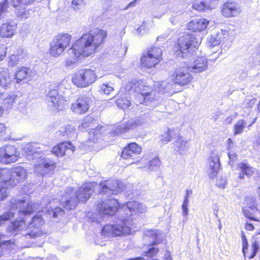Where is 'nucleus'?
I'll list each match as a JSON object with an SVG mask.
<instances>
[{"mask_svg":"<svg viewBox=\"0 0 260 260\" xmlns=\"http://www.w3.org/2000/svg\"><path fill=\"white\" fill-rule=\"evenodd\" d=\"M192 8L198 11H205L208 10H211V0L201 1L196 0L192 4Z\"/></svg>","mask_w":260,"mask_h":260,"instance_id":"obj_33","label":"nucleus"},{"mask_svg":"<svg viewBox=\"0 0 260 260\" xmlns=\"http://www.w3.org/2000/svg\"><path fill=\"white\" fill-rule=\"evenodd\" d=\"M17 98V95L14 93H10L5 95L4 92L0 91V101L2 100L5 108L9 109Z\"/></svg>","mask_w":260,"mask_h":260,"instance_id":"obj_32","label":"nucleus"},{"mask_svg":"<svg viewBox=\"0 0 260 260\" xmlns=\"http://www.w3.org/2000/svg\"><path fill=\"white\" fill-rule=\"evenodd\" d=\"M8 7V0H3L0 3V19L2 18L3 14L7 11Z\"/></svg>","mask_w":260,"mask_h":260,"instance_id":"obj_53","label":"nucleus"},{"mask_svg":"<svg viewBox=\"0 0 260 260\" xmlns=\"http://www.w3.org/2000/svg\"><path fill=\"white\" fill-rule=\"evenodd\" d=\"M141 0H134L133 1L129 3L124 9L126 10L129 8L135 7L136 6L137 3L138 2H139Z\"/></svg>","mask_w":260,"mask_h":260,"instance_id":"obj_61","label":"nucleus"},{"mask_svg":"<svg viewBox=\"0 0 260 260\" xmlns=\"http://www.w3.org/2000/svg\"><path fill=\"white\" fill-rule=\"evenodd\" d=\"M160 164V159L158 157H155L149 161L148 167L150 169L153 170L155 168L159 167Z\"/></svg>","mask_w":260,"mask_h":260,"instance_id":"obj_50","label":"nucleus"},{"mask_svg":"<svg viewBox=\"0 0 260 260\" xmlns=\"http://www.w3.org/2000/svg\"><path fill=\"white\" fill-rule=\"evenodd\" d=\"M64 49H65L54 39L50 43V53L53 57H57L60 55Z\"/></svg>","mask_w":260,"mask_h":260,"instance_id":"obj_37","label":"nucleus"},{"mask_svg":"<svg viewBox=\"0 0 260 260\" xmlns=\"http://www.w3.org/2000/svg\"><path fill=\"white\" fill-rule=\"evenodd\" d=\"M75 151V147L71 142H63L52 148L51 152L58 157L64 155L66 153L70 154Z\"/></svg>","mask_w":260,"mask_h":260,"instance_id":"obj_21","label":"nucleus"},{"mask_svg":"<svg viewBox=\"0 0 260 260\" xmlns=\"http://www.w3.org/2000/svg\"><path fill=\"white\" fill-rule=\"evenodd\" d=\"M10 210L0 215V225L6 221L14 217L16 211L20 216L30 215L32 212L37 211L38 204L36 203H28L24 200H19L12 199L10 202Z\"/></svg>","mask_w":260,"mask_h":260,"instance_id":"obj_4","label":"nucleus"},{"mask_svg":"<svg viewBox=\"0 0 260 260\" xmlns=\"http://www.w3.org/2000/svg\"><path fill=\"white\" fill-rule=\"evenodd\" d=\"M16 148L12 145H7L0 148V162L8 164L15 162L18 158Z\"/></svg>","mask_w":260,"mask_h":260,"instance_id":"obj_12","label":"nucleus"},{"mask_svg":"<svg viewBox=\"0 0 260 260\" xmlns=\"http://www.w3.org/2000/svg\"><path fill=\"white\" fill-rule=\"evenodd\" d=\"M159 249L157 247H151L144 252V255L150 258H152L157 255L159 252Z\"/></svg>","mask_w":260,"mask_h":260,"instance_id":"obj_49","label":"nucleus"},{"mask_svg":"<svg viewBox=\"0 0 260 260\" xmlns=\"http://www.w3.org/2000/svg\"><path fill=\"white\" fill-rule=\"evenodd\" d=\"M228 156H229L230 159L232 161L235 160L236 159L237 156V155L235 153H229Z\"/></svg>","mask_w":260,"mask_h":260,"instance_id":"obj_64","label":"nucleus"},{"mask_svg":"<svg viewBox=\"0 0 260 260\" xmlns=\"http://www.w3.org/2000/svg\"><path fill=\"white\" fill-rule=\"evenodd\" d=\"M245 229L247 231H252L254 230V226L252 224L246 222L245 223Z\"/></svg>","mask_w":260,"mask_h":260,"instance_id":"obj_62","label":"nucleus"},{"mask_svg":"<svg viewBox=\"0 0 260 260\" xmlns=\"http://www.w3.org/2000/svg\"><path fill=\"white\" fill-rule=\"evenodd\" d=\"M177 143L178 144L177 146L179 148V150H182L185 148L186 145L187 144V141H183L182 138H179V139L177 141Z\"/></svg>","mask_w":260,"mask_h":260,"instance_id":"obj_58","label":"nucleus"},{"mask_svg":"<svg viewBox=\"0 0 260 260\" xmlns=\"http://www.w3.org/2000/svg\"><path fill=\"white\" fill-rule=\"evenodd\" d=\"M10 172L9 185L10 187L15 186L16 183L23 181L26 177V170L21 166H17L9 169Z\"/></svg>","mask_w":260,"mask_h":260,"instance_id":"obj_13","label":"nucleus"},{"mask_svg":"<svg viewBox=\"0 0 260 260\" xmlns=\"http://www.w3.org/2000/svg\"><path fill=\"white\" fill-rule=\"evenodd\" d=\"M52 212L53 217H57L58 216L62 215L64 214V210L60 207H56L52 208L51 206L49 207Z\"/></svg>","mask_w":260,"mask_h":260,"instance_id":"obj_52","label":"nucleus"},{"mask_svg":"<svg viewBox=\"0 0 260 260\" xmlns=\"http://www.w3.org/2000/svg\"><path fill=\"white\" fill-rule=\"evenodd\" d=\"M209 23V21L205 18H195L187 23L186 29L192 32H201L207 29Z\"/></svg>","mask_w":260,"mask_h":260,"instance_id":"obj_17","label":"nucleus"},{"mask_svg":"<svg viewBox=\"0 0 260 260\" xmlns=\"http://www.w3.org/2000/svg\"><path fill=\"white\" fill-rule=\"evenodd\" d=\"M26 228V224L24 219L15 220L11 222L7 228V232L15 236L20 234Z\"/></svg>","mask_w":260,"mask_h":260,"instance_id":"obj_24","label":"nucleus"},{"mask_svg":"<svg viewBox=\"0 0 260 260\" xmlns=\"http://www.w3.org/2000/svg\"><path fill=\"white\" fill-rule=\"evenodd\" d=\"M81 5V0H73L72 7L76 11H79Z\"/></svg>","mask_w":260,"mask_h":260,"instance_id":"obj_57","label":"nucleus"},{"mask_svg":"<svg viewBox=\"0 0 260 260\" xmlns=\"http://www.w3.org/2000/svg\"><path fill=\"white\" fill-rule=\"evenodd\" d=\"M241 10L237 3L233 1H226L223 4L221 8V15L225 18L238 16Z\"/></svg>","mask_w":260,"mask_h":260,"instance_id":"obj_15","label":"nucleus"},{"mask_svg":"<svg viewBox=\"0 0 260 260\" xmlns=\"http://www.w3.org/2000/svg\"><path fill=\"white\" fill-rule=\"evenodd\" d=\"M241 238L242 241V252L244 255L245 256L247 255V257L249 259L254 257L259 249L258 242L255 240L252 243V252L250 254H248V242L244 232H242L241 233Z\"/></svg>","mask_w":260,"mask_h":260,"instance_id":"obj_23","label":"nucleus"},{"mask_svg":"<svg viewBox=\"0 0 260 260\" xmlns=\"http://www.w3.org/2000/svg\"><path fill=\"white\" fill-rule=\"evenodd\" d=\"M145 235L148 239L156 240L158 238V234L153 230H148L146 231Z\"/></svg>","mask_w":260,"mask_h":260,"instance_id":"obj_55","label":"nucleus"},{"mask_svg":"<svg viewBox=\"0 0 260 260\" xmlns=\"http://www.w3.org/2000/svg\"><path fill=\"white\" fill-rule=\"evenodd\" d=\"M16 24L12 22L3 24L0 27V37L3 38L12 37L16 30Z\"/></svg>","mask_w":260,"mask_h":260,"instance_id":"obj_26","label":"nucleus"},{"mask_svg":"<svg viewBox=\"0 0 260 260\" xmlns=\"http://www.w3.org/2000/svg\"><path fill=\"white\" fill-rule=\"evenodd\" d=\"M34 0H11V5L16 8L15 14L18 17H27L28 13L25 11L26 6L31 4Z\"/></svg>","mask_w":260,"mask_h":260,"instance_id":"obj_19","label":"nucleus"},{"mask_svg":"<svg viewBox=\"0 0 260 260\" xmlns=\"http://www.w3.org/2000/svg\"><path fill=\"white\" fill-rule=\"evenodd\" d=\"M72 82L78 87H81V72L79 71L75 73L72 78Z\"/></svg>","mask_w":260,"mask_h":260,"instance_id":"obj_47","label":"nucleus"},{"mask_svg":"<svg viewBox=\"0 0 260 260\" xmlns=\"http://www.w3.org/2000/svg\"><path fill=\"white\" fill-rule=\"evenodd\" d=\"M46 147L43 144L31 142L27 144L24 149L28 156H31L32 159H36L42 157V154L45 151Z\"/></svg>","mask_w":260,"mask_h":260,"instance_id":"obj_16","label":"nucleus"},{"mask_svg":"<svg viewBox=\"0 0 260 260\" xmlns=\"http://www.w3.org/2000/svg\"><path fill=\"white\" fill-rule=\"evenodd\" d=\"M201 43V39L192 34L185 32L178 36L174 43L172 49L178 56L184 57L190 51L198 50Z\"/></svg>","mask_w":260,"mask_h":260,"instance_id":"obj_3","label":"nucleus"},{"mask_svg":"<svg viewBox=\"0 0 260 260\" xmlns=\"http://www.w3.org/2000/svg\"><path fill=\"white\" fill-rule=\"evenodd\" d=\"M142 124V122L139 119L130 120L125 122L122 125H121L119 131L122 133H125L141 125Z\"/></svg>","mask_w":260,"mask_h":260,"instance_id":"obj_36","label":"nucleus"},{"mask_svg":"<svg viewBox=\"0 0 260 260\" xmlns=\"http://www.w3.org/2000/svg\"><path fill=\"white\" fill-rule=\"evenodd\" d=\"M68 52L69 57L66 59V64L70 67L77 62L81 56V38L73 44Z\"/></svg>","mask_w":260,"mask_h":260,"instance_id":"obj_14","label":"nucleus"},{"mask_svg":"<svg viewBox=\"0 0 260 260\" xmlns=\"http://www.w3.org/2000/svg\"><path fill=\"white\" fill-rule=\"evenodd\" d=\"M44 224V220L42 217L41 214L39 213L34 216L29 223L26 232L22 235L26 238L32 239L43 235L42 226Z\"/></svg>","mask_w":260,"mask_h":260,"instance_id":"obj_9","label":"nucleus"},{"mask_svg":"<svg viewBox=\"0 0 260 260\" xmlns=\"http://www.w3.org/2000/svg\"><path fill=\"white\" fill-rule=\"evenodd\" d=\"M96 76L94 71L85 69L82 73V87H87L96 80Z\"/></svg>","mask_w":260,"mask_h":260,"instance_id":"obj_28","label":"nucleus"},{"mask_svg":"<svg viewBox=\"0 0 260 260\" xmlns=\"http://www.w3.org/2000/svg\"><path fill=\"white\" fill-rule=\"evenodd\" d=\"M227 182L226 180L222 178L217 179L216 182V185L220 188H224L226 185Z\"/></svg>","mask_w":260,"mask_h":260,"instance_id":"obj_56","label":"nucleus"},{"mask_svg":"<svg viewBox=\"0 0 260 260\" xmlns=\"http://www.w3.org/2000/svg\"><path fill=\"white\" fill-rule=\"evenodd\" d=\"M46 99L50 103L49 105L50 106H53L59 111L62 110L64 101L61 95L58 94L57 90L53 89L49 91L47 95Z\"/></svg>","mask_w":260,"mask_h":260,"instance_id":"obj_20","label":"nucleus"},{"mask_svg":"<svg viewBox=\"0 0 260 260\" xmlns=\"http://www.w3.org/2000/svg\"><path fill=\"white\" fill-rule=\"evenodd\" d=\"M188 202H183L182 205L183 214L184 215H187L188 214Z\"/></svg>","mask_w":260,"mask_h":260,"instance_id":"obj_60","label":"nucleus"},{"mask_svg":"<svg viewBox=\"0 0 260 260\" xmlns=\"http://www.w3.org/2000/svg\"><path fill=\"white\" fill-rule=\"evenodd\" d=\"M142 147L136 142H130L122 148L120 156L124 160H134L136 156L141 153Z\"/></svg>","mask_w":260,"mask_h":260,"instance_id":"obj_11","label":"nucleus"},{"mask_svg":"<svg viewBox=\"0 0 260 260\" xmlns=\"http://www.w3.org/2000/svg\"><path fill=\"white\" fill-rule=\"evenodd\" d=\"M58 136H66L68 138H72L75 136V129L71 124H66L61 127L57 132Z\"/></svg>","mask_w":260,"mask_h":260,"instance_id":"obj_35","label":"nucleus"},{"mask_svg":"<svg viewBox=\"0 0 260 260\" xmlns=\"http://www.w3.org/2000/svg\"><path fill=\"white\" fill-rule=\"evenodd\" d=\"M22 58L23 56L21 54L11 55L8 61V66L10 67L16 66Z\"/></svg>","mask_w":260,"mask_h":260,"instance_id":"obj_44","label":"nucleus"},{"mask_svg":"<svg viewBox=\"0 0 260 260\" xmlns=\"http://www.w3.org/2000/svg\"><path fill=\"white\" fill-rule=\"evenodd\" d=\"M208 68L207 60L202 56L198 57L194 61V64L192 67L195 73H201L207 70Z\"/></svg>","mask_w":260,"mask_h":260,"instance_id":"obj_30","label":"nucleus"},{"mask_svg":"<svg viewBox=\"0 0 260 260\" xmlns=\"http://www.w3.org/2000/svg\"><path fill=\"white\" fill-rule=\"evenodd\" d=\"M224 37L222 34L211 35L208 40V45L211 48L218 46L221 42L224 41Z\"/></svg>","mask_w":260,"mask_h":260,"instance_id":"obj_39","label":"nucleus"},{"mask_svg":"<svg viewBox=\"0 0 260 260\" xmlns=\"http://www.w3.org/2000/svg\"><path fill=\"white\" fill-rule=\"evenodd\" d=\"M237 167L241 171V173L239 176L240 179H244L245 175L250 177L252 176L254 174L253 168L248 163L244 162L239 163L237 165Z\"/></svg>","mask_w":260,"mask_h":260,"instance_id":"obj_31","label":"nucleus"},{"mask_svg":"<svg viewBox=\"0 0 260 260\" xmlns=\"http://www.w3.org/2000/svg\"><path fill=\"white\" fill-rule=\"evenodd\" d=\"M32 73V70L29 68L22 67L19 69L15 74L17 83L28 78L30 77Z\"/></svg>","mask_w":260,"mask_h":260,"instance_id":"obj_34","label":"nucleus"},{"mask_svg":"<svg viewBox=\"0 0 260 260\" xmlns=\"http://www.w3.org/2000/svg\"><path fill=\"white\" fill-rule=\"evenodd\" d=\"M71 109L73 112L76 114H81V99L80 97L78 98V99L72 104Z\"/></svg>","mask_w":260,"mask_h":260,"instance_id":"obj_45","label":"nucleus"},{"mask_svg":"<svg viewBox=\"0 0 260 260\" xmlns=\"http://www.w3.org/2000/svg\"><path fill=\"white\" fill-rule=\"evenodd\" d=\"M101 89L104 93L109 95L114 90V88L108 84L104 83L102 85Z\"/></svg>","mask_w":260,"mask_h":260,"instance_id":"obj_54","label":"nucleus"},{"mask_svg":"<svg viewBox=\"0 0 260 260\" xmlns=\"http://www.w3.org/2000/svg\"><path fill=\"white\" fill-rule=\"evenodd\" d=\"M131 233V229L124 220H118L112 224H107L101 230V234L107 237L123 236Z\"/></svg>","mask_w":260,"mask_h":260,"instance_id":"obj_6","label":"nucleus"},{"mask_svg":"<svg viewBox=\"0 0 260 260\" xmlns=\"http://www.w3.org/2000/svg\"><path fill=\"white\" fill-rule=\"evenodd\" d=\"M107 37L106 30L96 28L82 35V57L90 56L98 51Z\"/></svg>","mask_w":260,"mask_h":260,"instance_id":"obj_2","label":"nucleus"},{"mask_svg":"<svg viewBox=\"0 0 260 260\" xmlns=\"http://www.w3.org/2000/svg\"><path fill=\"white\" fill-rule=\"evenodd\" d=\"M13 79L8 69L0 68V86L6 89Z\"/></svg>","mask_w":260,"mask_h":260,"instance_id":"obj_29","label":"nucleus"},{"mask_svg":"<svg viewBox=\"0 0 260 260\" xmlns=\"http://www.w3.org/2000/svg\"><path fill=\"white\" fill-rule=\"evenodd\" d=\"M94 99L92 94L90 93L88 96H86L82 99V113L86 112L89 107L93 103V100Z\"/></svg>","mask_w":260,"mask_h":260,"instance_id":"obj_41","label":"nucleus"},{"mask_svg":"<svg viewBox=\"0 0 260 260\" xmlns=\"http://www.w3.org/2000/svg\"><path fill=\"white\" fill-rule=\"evenodd\" d=\"M209 166L210 169V174L209 177L213 179L216 176L220 168L219 158L217 154H213L210 157Z\"/></svg>","mask_w":260,"mask_h":260,"instance_id":"obj_27","label":"nucleus"},{"mask_svg":"<svg viewBox=\"0 0 260 260\" xmlns=\"http://www.w3.org/2000/svg\"><path fill=\"white\" fill-rule=\"evenodd\" d=\"M256 99L253 97H250L246 98L243 101V105L244 108L251 109L255 105Z\"/></svg>","mask_w":260,"mask_h":260,"instance_id":"obj_48","label":"nucleus"},{"mask_svg":"<svg viewBox=\"0 0 260 260\" xmlns=\"http://www.w3.org/2000/svg\"><path fill=\"white\" fill-rule=\"evenodd\" d=\"M7 48L4 44H0V61L3 60L4 57L6 56Z\"/></svg>","mask_w":260,"mask_h":260,"instance_id":"obj_59","label":"nucleus"},{"mask_svg":"<svg viewBox=\"0 0 260 260\" xmlns=\"http://www.w3.org/2000/svg\"><path fill=\"white\" fill-rule=\"evenodd\" d=\"M79 199L76 191L72 187H68L62 194L60 201L64 208L67 210L73 209L79 202Z\"/></svg>","mask_w":260,"mask_h":260,"instance_id":"obj_10","label":"nucleus"},{"mask_svg":"<svg viewBox=\"0 0 260 260\" xmlns=\"http://www.w3.org/2000/svg\"><path fill=\"white\" fill-rule=\"evenodd\" d=\"M5 238V235L0 234V247L2 248H6L14 243L13 239L6 240Z\"/></svg>","mask_w":260,"mask_h":260,"instance_id":"obj_46","label":"nucleus"},{"mask_svg":"<svg viewBox=\"0 0 260 260\" xmlns=\"http://www.w3.org/2000/svg\"><path fill=\"white\" fill-rule=\"evenodd\" d=\"M93 191V185L91 183L84 184L82 187V202L86 201Z\"/></svg>","mask_w":260,"mask_h":260,"instance_id":"obj_40","label":"nucleus"},{"mask_svg":"<svg viewBox=\"0 0 260 260\" xmlns=\"http://www.w3.org/2000/svg\"><path fill=\"white\" fill-rule=\"evenodd\" d=\"M125 206L131 212V216L141 213L143 210L142 204L137 201H131L121 205L114 198L99 201L96 205V210L101 215L112 216L122 210Z\"/></svg>","mask_w":260,"mask_h":260,"instance_id":"obj_1","label":"nucleus"},{"mask_svg":"<svg viewBox=\"0 0 260 260\" xmlns=\"http://www.w3.org/2000/svg\"><path fill=\"white\" fill-rule=\"evenodd\" d=\"M171 130L168 129L163 135L160 136V141L162 143L166 144L172 139Z\"/></svg>","mask_w":260,"mask_h":260,"instance_id":"obj_51","label":"nucleus"},{"mask_svg":"<svg viewBox=\"0 0 260 260\" xmlns=\"http://www.w3.org/2000/svg\"><path fill=\"white\" fill-rule=\"evenodd\" d=\"M10 172L7 168L0 169V200H4L8 196V188Z\"/></svg>","mask_w":260,"mask_h":260,"instance_id":"obj_18","label":"nucleus"},{"mask_svg":"<svg viewBox=\"0 0 260 260\" xmlns=\"http://www.w3.org/2000/svg\"><path fill=\"white\" fill-rule=\"evenodd\" d=\"M191 192H192L191 190H190V191L188 190H186V193H185V195L184 198V199L183 202L188 203V198H189V194L191 193Z\"/></svg>","mask_w":260,"mask_h":260,"instance_id":"obj_63","label":"nucleus"},{"mask_svg":"<svg viewBox=\"0 0 260 260\" xmlns=\"http://www.w3.org/2000/svg\"><path fill=\"white\" fill-rule=\"evenodd\" d=\"M162 55L161 48L157 46H151L141 55L140 65L147 69L154 68L161 62Z\"/></svg>","mask_w":260,"mask_h":260,"instance_id":"obj_7","label":"nucleus"},{"mask_svg":"<svg viewBox=\"0 0 260 260\" xmlns=\"http://www.w3.org/2000/svg\"><path fill=\"white\" fill-rule=\"evenodd\" d=\"M55 168V163L50 160H43L40 164L37 165L35 168V172L42 176H45L52 171Z\"/></svg>","mask_w":260,"mask_h":260,"instance_id":"obj_25","label":"nucleus"},{"mask_svg":"<svg viewBox=\"0 0 260 260\" xmlns=\"http://www.w3.org/2000/svg\"><path fill=\"white\" fill-rule=\"evenodd\" d=\"M171 80L175 85L184 86L190 84L192 77L190 73V69L186 66L176 68L171 75Z\"/></svg>","mask_w":260,"mask_h":260,"instance_id":"obj_8","label":"nucleus"},{"mask_svg":"<svg viewBox=\"0 0 260 260\" xmlns=\"http://www.w3.org/2000/svg\"><path fill=\"white\" fill-rule=\"evenodd\" d=\"M120 183L117 180H108L101 184V192L110 194H115L120 192L122 189L120 186Z\"/></svg>","mask_w":260,"mask_h":260,"instance_id":"obj_22","label":"nucleus"},{"mask_svg":"<svg viewBox=\"0 0 260 260\" xmlns=\"http://www.w3.org/2000/svg\"><path fill=\"white\" fill-rule=\"evenodd\" d=\"M116 105L122 109H127L130 107L131 103L130 101L126 97L121 96L116 101Z\"/></svg>","mask_w":260,"mask_h":260,"instance_id":"obj_43","label":"nucleus"},{"mask_svg":"<svg viewBox=\"0 0 260 260\" xmlns=\"http://www.w3.org/2000/svg\"><path fill=\"white\" fill-rule=\"evenodd\" d=\"M126 87L128 90L138 91L142 96V99L139 102L140 104L147 105L155 100L156 90L155 87L143 80H132L127 83Z\"/></svg>","mask_w":260,"mask_h":260,"instance_id":"obj_5","label":"nucleus"},{"mask_svg":"<svg viewBox=\"0 0 260 260\" xmlns=\"http://www.w3.org/2000/svg\"><path fill=\"white\" fill-rule=\"evenodd\" d=\"M246 125V122L244 119H240L237 121L233 127L234 135H237L241 134Z\"/></svg>","mask_w":260,"mask_h":260,"instance_id":"obj_42","label":"nucleus"},{"mask_svg":"<svg viewBox=\"0 0 260 260\" xmlns=\"http://www.w3.org/2000/svg\"><path fill=\"white\" fill-rule=\"evenodd\" d=\"M54 39L66 49L71 40V36L68 34H60L56 36Z\"/></svg>","mask_w":260,"mask_h":260,"instance_id":"obj_38","label":"nucleus"}]
</instances>
